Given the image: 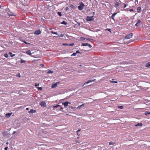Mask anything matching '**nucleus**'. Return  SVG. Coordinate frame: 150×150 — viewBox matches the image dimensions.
<instances>
[{
	"label": "nucleus",
	"instance_id": "4468645a",
	"mask_svg": "<svg viewBox=\"0 0 150 150\" xmlns=\"http://www.w3.org/2000/svg\"><path fill=\"white\" fill-rule=\"evenodd\" d=\"M82 53L81 52H80L79 50H77L76 51V52L73 53V54L71 55V56H72V55L75 56V55H76V53Z\"/></svg>",
	"mask_w": 150,
	"mask_h": 150
},
{
	"label": "nucleus",
	"instance_id": "9b49d317",
	"mask_svg": "<svg viewBox=\"0 0 150 150\" xmlns=\"http://www.w3.org/2000/svg\"><path fill=\"white\" fill-rule=\"evenodd\" d=\"M8 14L9 16H16L14 13L12 12H9Z\"/></svg>",
	"mask_w": 150,
	"mask_h": 150
},
{
	"label": "nucleus",
	"instance_id": "49530a36",
	"mask_svg": "<svg viewBox=\"0 0 150 150\" xmlns=\"http://www.w3.org/2000/svg\"><path fill=\"white\" fill-rule=\"evenodd\" d=\"M86 40H88V41H91V40H92V39H90L89 38H87V39H86Z\"/></svg>",
	"mask_w": 150,
	"mask_h": 150
},
{
	"label": "nucleus",
	"instance_id": "f03ea898",
	"mask_svg": "<svg viewBox=\"0 0 150 150\" xmlns=\"http://www.w3.org/2000/svg\"><path fill=\"white\" fill-rule=\"evenodd\" d=\"M133 35V34L132 33H131L129 34L128 35H126L125 38L127 39H128L130 38H131Z\"/></svg>",
	"mask_w": 150,
	"mask_h": 150
},
{
	"label": "nucleus",
	"instance_id": "1a4fd4ad",
	"mask_svg": "<svg viewBox=\"0 0 150 150\" xmlns=\"http://www.w3.org/2000/svg\"><path fill=\"white\" fill-rule=\"evenodd\" d=\"M84 6L83 4V5H81L79 6H78V8L79 10H81L83 9Z\"/></svg>",
	"mask_w": 150,
	"mask_h": 150
},
{
	"label": "nucleus",
	"instance_id": "e433bc0d",
	"mask_svg": "<svg viewBox=\"0 0 150 150\" xmlns=\"http://www.w3.org/2000/svg\"><path fill=\"white\" fill-rule=\"evenodd\" d=\"M40 65L41 67H44V64H40Z\"/></svg>",
	"mask_w": 150,
	"mask_h": 150
},
{
	"label": "nucleus",
	"instance_id": "a19ab883",
	"mask_svg": "<svg viewBox=\"0 0 150 150\" xmlns=\"http://www.w3.org/2000/svg\"><path fill=\"white\" fill-rule=\"evenodd\" d=\"M8 54L6 53L4 54V56H8Z\"/></svg>",
	"mask_w": 150,
	"mask_h": 150
},
{
	"label": "nucleus",
	"instance_id": "58836bf2",
	"mask_svg": "<svg viewBox=\"0 0 150 150\" xmlns=\"http://www.w3.org/2000/svg\"><path fill=\"white\" fill-rule=\"evenodd\" d=\"M110 30H111L110 29H105V30H108L109 31L110 33H111V32L110 31Z\"/></svg>",
	"mask_w": 150,
	"mask_h": 150
},
{
	"label": "nucleus",
	"instance_id": "13d9d810",
	"mask_svg": "<svg viewBox=\"0 0 150 150\" xmlns=\"http://www.w3.org/2000/svg\"><path fill=\"white\" fill-rule=\"evenodd\" d=\"M13 133H15V132H13Z\"/></svg>",
	"mask_w": 150,
	"mask_h": 150
},
{
	"label": "nucleus",
	"instance_id": "f3484780",
	"mask_svg": "<svg viewBox=\"0 0 150 150\" xmlns=\"http://www.w3.org/2000/svg\"><path fill=\"white\" fill-rule=\"evenodd\" d=\"M26 53L30 55L31 54L30 51L29 50L27 51L26 52Z\"/></svg>",
	"mask_w": 150,
	"mask_h": 150
},
{
	"label": "nucleus",
	"instance_id": "f257e3e1",
	"mask_svg": "<svg viewBox=\"0 0 150 150\" xmlns=\"http://www.w3.org/2000/svg\"><path fill=\"white\" fill-rule=\"evenodd\" d=\"M86 20L88 21H91L94 20L93 16H87L86 17Z\"/></svg>",
	"mask_w": 150,
	"mask_h": 150
},
{
	"label": "nucleus",
	"instance_id": "a878e982",
	"mask_svg": "<svg viewBox=\"0 0 150 150\" xmlns=\"http://www.w3.org/2000/svg\"><path fill=\"white\" fill-rule=\"evenodd\" d=\"M9 54L11 55V56H14L15 55L14 54H12V53L11 52H9Z\"/></svg>",
	"mask_w": 150,
	"mask_h": 150
},
{
	"label": "nucleus",
	"instance_id": "a211bd4d",
	"mask_svg": "<svg viewBox=\"0 0 150 150\" xmlns=\"http://www.w3.org/2000/svg\"><path fill=\"white\" fill-rule=\"evenodd\" d=\"M116 14H117V13H115L113 14L112 15V16H111V18L112 19H113V20H114V17Z\"/></svg>",
	"mask_w": 150,
	"mask_h": 150
},
{
	"label": "nucleus",
	"instance_id": "3c124183",
	"mask_svg": "<svg viewBox=\"0 0 150 150\" xmlns=\"http://www.w3.org/2000/svg\"><path fill=\"white\" fill-rule=\"evenodd\" d=\"M24 42L26 44H30L29 43H28V42H25L24 41Z\"/></svg>",
	"mask_w": 150,
	"mask_h": 150
},
{
	"label": "nucleus",
	"instance_id": "412c9836",
	"mask_svg": "<svg viewBox=\"0 0 150 150\" xmlns=\"http://www.w3.org/2000/svg\"><path fill=\"white\" fill-rule=\"evenodd\" d=\"M88 45V43H83L82 44V45L83 46H87Z\"/></svg>",
	"mask_w": 150,
	"mask_h": 150
},
{
	"label": "nucleus",
	"instance_id": "6ab92c4d",
	"mask_svg": "<svg viewBox=\"0 0 150 150\" xmlns=\"http://www.w3.org/2000/svg\"><path fill=\"white\" fill-rule=\"evenodd\" d=\"M141 10V8L140 7H138L137 8V11L138 12H140Z\"/></svg>",
	"mask_w": 150,
	"mask_h": 150
},
{
	"label": "nucleus",
	"instance_id": "f8f14e48",
	"mask_svg": "<svg viewBox=\"0 0 150 150\" xmlns=\"http://www.w3.org/2000/svg\"><path fill=\"white\" fill-rule=\"evenodd\" d=\"M121 2L120 1L119 2H116L115 4V7H116L119 6L120 4H121Z\"/></svg>",
	"mask_w": 150,
	"mask_h": 150
},
{
	"label": "nucleus",
	"instance_id": "b1692460",
	"mask_svg": "<svg viewBox=\"0 0 150 150\" xmlns=\"http://www.w3.org/2000/svg\"><path fill=\"white\" fill-rule=\"evenodd\" d=\"M62 23L63 24L66 25L67 24V23L64 21L62 22Z\"/></svg>",
	"mask_w": 150,
	"mask_h": 150
},
{
	"label": "nucleus",
	"instance_id": "2eb2a0df",
	"mask_svg": "<svg viewBox=\"0 0 150 150\" xmlns=\"http://www.w3.org/2000/svg\"><path fill=\"white\" fill-rule=\"evenodd\" d=\"M142 123H138L135 125V126L136 127H138L139 126H142Z\"/></svg>",
	"mask_w": 150,
	"mask_h": 150
},
{
	"label": "nucleus",
	"instance_id": "c85d7f7f",
	"mask_svg": "<svg viewBox=\"0 0 150 150\" xmlns=\"http://www.w3.org/2000/svg\"><path fill=\"white\" fill-rule=\"evenodd\" d=\"M25 62V60H23L22 59L21 60V63H23Z\"/></svg>",
	"mask_w": 150,
	"mask_h": 150
},
{
	"label": "nucleus",
	"instance_id": "39448f33",
	"mask_svg": "<svg viewBox=\"0 0 150 150\" xmlns=\"http://www.w3.org/2000/svg\"><path fill=\"white\" fill-rule=\"evenodd\" d=\"M59 82H57L56 83L53 84L51 86L52 88H54L55 87L57 86V84H59Z\"/></svg>",
	"mask_w": 150,
	"mask_h": 150
},
{
	"label": "nucleus",
	"instance_id": "79ce46f5",
	"mask_svg": "<svg viewBox=\"0 0 150 150\" xmlns=\"http://www.w3.org/2000/svg\"><path fill=\"white\" fill-rule=\"evenodd\" d=\"M64 36V34H61L60 35V36H60V37H63Z\"/></svg>",
	"mask_w": 150,
	"mask_h": 150
},
{
	"label": "nucleus",
	"instance_id": "dca6fc26",
	"mask_svg": "<svg viewBox=\"0 0 150 150\" xmlns=\"http://www.w3.org/2000/svg\"><path fill=\"white\" fill-rule=\"evenodd\" d=\"M146 67L150 68V62H148V63H147L146 65Z\"/></svg>",
	"mask_w": 150,
	"mask_h": 150
},
{
	"label": "nucleus",
	"instance_id": "5fc2aeb1",
	"mask_svg": "<svg viewBox=\"0 0 150 150\" xmlns=\"http://www.w3.org/2000/svg\"><path fill=\"white\" fill-rule=\"evenodd\" d=\"M6 144H8V142H7L6 143Z\"/></svg>",
	"mask_w": 150,
	"mask_h": 150
},
{
	"label": "nucleus",
	"instance_id": "393cba45",
	"mask_svg": "<svg viewBox=\"0 0 150 150\" xmlns=\"http://www.w3.org/2000/svg\"><path fill=\"white\" fill-rule=\"evenodd\" d=\"M115 144V143L114 142H110L109 143V144L110 145H113L114 144Z\"/></svg>",
	"mask_w": 150,
	"mask_h": 150
},
{
	"label": "nucleus",
	"instance_id": "de8ad7c7",
	"mask_svg": "<svg viewBox=\"0 0 150 150\" xmlns=\"http://www.w3.org/2000/svg\"><path fill=\"white\" fill-rule=\"evenodd\" d=\"M8 148V147H5V148H4V149H5V150H7Z\"/></svg>",
	"mask_w": 150,
	"mask_h": 150
},
{
	"label": "nucleus",
	"instance_id": "6e6d98bb",
	"mask_svg": "<svg viewBox=\"0 0 150 150\" xmlns=\"http://www.w3.org/2000/svg\"><path fill=\"white\" fill-rule=\"evenodd\" d=\"M71 6L72 7V6H73V5H71Z\"/></svg>",
	"mask_w": 150,
	"mask_h": 150
},
{
	"label": "nucleus",
	"instance_id": "cd10ccee",
	"mask_svg": "<svg viewBox=\"0 0 150 150\" xmlns=\"http://www.w3.org/2000/svg\"><path fill=\"white\" fill-rule=\"evenodd\" d=\"M150 114V112H145V114L146 115H148V114Z\"/></svg>",
	"mask_w": 150,
	"mask_h": 150
},
{
	"label": "nucleus",
	"instance_id": "37998d69",
	"mask_svg": "<svg viewBox=\"0 0 150 150\" xmlns=\"http://www.w3.org/2000/svg\"><path fill=\"white\" fill-rule=\"evenodd\" d=\"M87 46H88L89 48H91L92 47L89 44H88V45Z\"/></svg>",
	"mask_w": 150,
	"mask_h": 150
},
{
	"label": "nucleus",
	"instance_id": "09e8293b",
	"mask_svg": "<svg viewBox=\"0 0 150 150\" xmlns=\"http://www.w3.org/2000/svg\"><path fill=\"white\" fill-rule=\"evenodd\" d=\"M126 6H127V5L126 4H124V8H125L126 7Z\"/></svg>",
	"mask_w": 150,
	"mask_h": 150
},
{
	"label": "nucleus",
	"instance_id": "2f4dec72",
	"mask_svg": "<svg viewBox=\"0 0 150 150\" xmlns=\"http://www.w3.org/2000/svg\"><path fill=\"white\" fill-rule=\"evenodd\" d=\"M74 45V43H71L70 44H69L68 45V46H72Z\"/></svg>",
	"mask_w": 150,
	"mask_h": 150
},
{
	"label": "nucleus",
	"instance_id": "7ed1b4c3",
	"mask_svg": "<svg viewBox=\"0 0 150 150\" xmlns=\"http://www.w3.org/2000/svg\"><path fill=\"white\" fill-rule=\"evenodd\" d=\"M40 105L42 107H45L46 106V104L44 101H42L40 103Z\"/></svg>",
	"mask_w": 150,
	"mask_h": 150
},
{
	"label": "nucleus",
	"instance_id": "473e14b6",
	"mask_svg": "<svg viewBox=\"0 0 150 150\" xmlns=\"http://www.w3.org/2000/svg\"><path fill=\"white\" fill-rule=\"evenodd\" d=\"M110 82L111 83H117V81H110Z\"/></svg>",
	"mask_w": 150,
	"mask_h": 150
},
{
	"label": "nucleus",
	"instance_id": "4c0bfd02",
	"mask_svg": "<svg viewBox=\"0 0 150 150\" xmlns=\"http://www.w3.org/2000/svg\"><path fill=\"white\" fill-rule=\"evenodd\" d=\"M58 14L59 16H62V14L61 12H58Z\"/></svg>",
	"mask_w": 150,
	"mask_h": 150
},
{
	"label": "nucleus",
	"instance_id": "c03bdc74",
	"mask_svg": "<svg viewBox=\"0 0 150 150\" xmlns=\"http://www.w3.org/2000/svg\"><path fill=\"white\" fill-rule=\"evenodd\" d=\"M129 11H131V12H132V11H133V9H132H132H130L129 10Z\"/></svg>",
	"mask_w": 150,
	"mask_h": 150
},
{
	"label": "nucleus",
	"instance_id": "f704fd0d",
	"mask_svg": "<svg viewBox=\"0 0 150 150\" xmlns=\"http://www.w3.org/2000/svg\"><path fill=\"white\" fill-rule=\"evenodd\" d=\"M141 22V21H140V20H138L137 21V23H138V24H139V23H140Z\"/></svg>",
	"mask_w": 150,
	"mask_h": 150
},
{
	"label": "nucleus",
	"instance_id": "20e7f679",
	"mask_svg": "<svg viewBox=\"0 0 150 150\" xmlns=\"http://www.w3.org/2000/svg\"><path fill=\"white\" fill-rule=\"evenodd\" d=\"M58 107H59L60 110L63 109V108H62L60 105H56L54 106L53 107V108H57Z\"/></svg>",
	"mask_w": 150,
	"mask_h": 150
},
{
	"label": "nucleus",
	"instance_id": "0eeeda50",
	"mask_svg": "<svg viewBox=\"0 0 150 150\" xmlns=\"http://www.w3.org/2000/svg\"><path fill=\"white\" fill-rule=\"evenodd\" d=\"M96 80V79H93V80H88L87 82L85 83H84V84L83 85V86L86 85V84H88V83H89L90 82H93V81H95Z\"/></svg>",
	"mask_w": 150,
	"mask_h": 150
},
{
	"label": "nucleus",
	"instance_id": "603ef678",
	"mask_svg": "<svg viewBox=\"0 0 150 150\" xmlns=\"http://www.w3.org/2000/svg\"><path fill=\"white\" fill-rule=\"evenodd\" d=\"M26 110H29V108H26Z\"/></svg>",
	"mask_w": 150,
	"mask_h": 150
},
{
	"label": "nucleus",
	"instance_id": "864d4df0",
	"mask_svg": "<svg viewBox=\"0 0 150 150\" xmlns=\"http://www.w3.org/2000/svg\"><path fill=\"white\" fill-rule=\"evenodd\" d=\"M77 24H79V25H80V23H77Z\"/></svg>",
	"mask_w": 150,
	"mask_h": 150
},
{
	"label": "nucleus",
	"instance_id": "bb28decb",
	"mask_svg": "<svg viewBox=\"0 0 150 150\" xmlns=\"http://www.w3.org/2000/svg\"><path fill=\"white\" fill-rule=\"evenodd\" d=\"M37 88L38 89V90H42V88L41 87H37Z\"/></svg>",
	"mask_w": 150,
	"mask_h": 150
},
{
	"label": "nucleus",
	"instance_id": "5701e85b",
	"mask_svg": "<svg viewBox=\"0 0 150 150\" xmlns=\"http://www.w3.org/2000/svg\"><path fill=\"white\" fill-rule=\"evenodd\" d=\"M84 105V104H82V105H80L78 107V108L80 109L82 106H83Z\"/></svg>",
	"mask_w": 150,
	"mask_h": 150
},
{
	"label": "nucleus",
	"instance_id": "72a5a7b5",
	"mask_svg": "<svg viewBox=\"0 0 150 150\" xmlns=\"http://www.w3.org/2000/svg\"><path fill=\"white\" fill-rule=\"evenodd\" d=\"M39 83H36L35 84V86L37 87V86L39 85Z\"/></svg>",
	"mask_w": 150,
	"mask_h": 150
},
{
	"label": "nucleus",
	"instance_id": "aec40b11",
	"mask_svg": "<svg viewBox=\"0 0 150 150\" xmlns=\"http://www.w3.org/2000/svg\"><path fill=\"white\" fill-rule=\"evenodd\" d=\"M80 130H81V129H79L78 130H77V131H76L77 134V135H78V136H80V134L79 133V131H80Z\"/></svg>",
	"mask_w": 150,
	"mask_h": 150
},
{
	"label": "nucleus",
	"instance_id": "4be33fe9",
	"mask_svg": "<svg viewBox=\"0 0 150 150\" xmlns=\"http://www.w3.org/2000/svg\"><path fill=\"white\" fill-rule=\"evenodd\" d=\"M53 71H51V70H49L47 72V74H49V73H53Z\"/></svg>",
	"mask_w": 150,
	"mask_h": 150
},
{
	"label": "nucleus",
	"instance_id": "c756f323",
	"mask_svg": "<svg viewBox=\"0 0 150 150\" xmlns=\"http://www.w3.org/2000/svg\"><path fill=\"white\" fill-rule=\"evenodd\" d=\"M118 107L119 108L121 109H122L123 108V106H118Z\"/></svg>",
	"mask_w": 150,
	"mask_h": 150
},
{
	"label": "nucleus",
	"instance_id": "ea45409f",
	"mask_svg": "<svg viewBox=\"0 0 150 150\" xmlns=\"http://www.w3.org/2000/svg\"><path fill=\"white\" fill-rule=\"evenodd\" d=\"M62 45H65V46H68L69 45L67 44H66V43H65V44L63 43L62 44Z\"/></svg>",
	"mask_w": 150,
	"mask_h": 150
},
{
	"label": "nucleus",
	"instance_id": "a18cd8bd",
	"mask_svg": "<svg viewBox=\"0 0 150 150\" xmlns=\"http://www.w3.org/2000/svg\"><path fill=\"white\" fill-rule=\"evenodd\" d=\"M39 60H40V59H37V60H34V61H33V62H35L36 61H39Z\"/></svg>",
	"mask_w": 150,
	"mask_h": 150
},
{
	"label": "nucleus",
	"instance_id": "4d7b16f0",
	"mask_svg": "<svg viewBox=\"0 0 150 150\" xmlns=\"http://www.w3.org/2000/svg\"><path fill=\"white\" fill-rule=\"evenodd\" d=\"M127 9H126L125 10L126 11V10H127Z\"/></svg>",
	"mask_w": 150,
	"mask_h": 150
},
{
	"label": "nucleus",
	"instance_id": "423d86ee",
	"mask_svg": "<svg viewBox=\"0 0 150 150\" xmlns=\"http://www.w3.org/2000/svg\"><path fill=\"white\" fill-rule=\"evenodd\" d=\"M12 114V112L8 113L6 114L5 117L6 118H9L11 115Z\"/></svg>",
	"mask_w": 150,
	"mask_h": 150
},
{
	"label": "nucleus",
	"instance_id": "c9c22d12",
	"mask_svg": "<svg viewBox=\"0 0 150 150\" xmlns=\"http://www.w3.org/2000/svg\"><path fill=\"white\" fill-rule=\"evenodd\" d=\"M51 33H53V34H57V32H54L53 31H51Z\"/></svg>",
	"mask_w": 150,
	"mask_h": 150
},
{
	"label": "nucleus",
	"instance_id": "ddd939ff",
	"mask_svg": "<svg viewBox=\"0 0 150 150\" xmlns=\"http://www.w3.org/2000/svg\"><path fill=\"white\" fill-rule=\"evenodd\" d=\"M36 112L35 110L33 109H31L30 111L28 112V113H33Z\"/></svg>",
	"mask_w": 150,
	"mask_h": 150
},
{
	"label": "nucleus",
	"instance_id": "9d476101",
	"mask_svg": "<svg viewBox=\"0 0 150 150\" xmlns=\"http://www.w3.org/2000/svg\"><path fill=\"white\" fill-rule=\"evenodd\" d=\"M40 33H41V31L40 30H36V31H35L34 33L35 34L39 35L40 34Z\"/></svg>",
	"mask_w": 150,
	"mask_h": 150
},
{
	"label": "nucleus",
	"instance_id": "6e6552de",
	"mask_svg": "<svg viewBox=\"0 0 150 150\" xmlns=\"http://www.w3.org/2000/svg\"><path fill=\"white\" fill-rule=\"evenodd\" d=\"M68 103H69L68 101H67L64 103H63L62 104L65 107L68 106Z\"/></svg>",
	"mask_w": 150,
	"mask_h": 150
},
{
	"label": "nucleus",
	"instance_id": "8fccbe9b",
	"mask_svg": "<svg viewBox=\"0 0 150 150\" xmlns=\"http://www.w3.org/2000/svg\"><path fill=\"white\" fill-rule=\"evenodd\" d=\"M138 24H138L137 23L135 24V25L136 26H138Z\"/></svg>",
	"mask_w": 150,
	"mask_h": 150
},
{
	"label": "nucleus",
	"instance_id": "7c9ffc66",
	"mask_svg": "<svg viewBox=\"0 0 150 150\" xmlns=\"http://www.w3.org/2000/svg\"><path fill=\"white\" fill-rule=\"evenodd\" d=\"M16 76L19 77H21V75L20 73H18L17 75H16Z\"/></svg>",
	"mask_w": 150,
	"mask_h": 150
}]
</instances>
